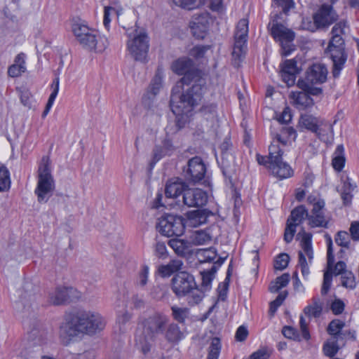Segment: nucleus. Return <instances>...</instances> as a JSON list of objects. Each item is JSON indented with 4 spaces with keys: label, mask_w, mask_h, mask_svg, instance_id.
I'll return each instance as SVG.
<instances>
[{
    "label": "nucleus",
    "mask_w": 359,
    "mask_h": 359,
    "mask_svg": "<svg viewBox=\"0 0 359 359\" xmlns=\"http://www.w3.org/2000/svg\"><path fill=\"white\" fill-rule=\"evenodd\" d=\"M105 318L98 312L77 311L65 316L59 329V337L62 344L68 345L80 335L94 336L106 326Z\"/></svg>",
    "instance_id": "nucleus-1"
},
{
    "label": "nucleus",
    "mask_w": 359,
    "mask_h": 359,
    "mask_svg": "<svg viewBox=\"0 0 359 359\" xmlns=\"http://www.w3.org/2000/svg\"><path fill=\"white\" fill-rule=\"evenodd\" d=\"M349 31L346 20H341L336 23L332 29V37L325 49V53L330 57L333 63L332 75L334 78L339 76L344 67L348 55L345 50V36Z\"/></svg>",
    "instance_id": "nucleus-2"
},
{
    "label": "nucleus",
    "mask_w": 359,
    "mask_h": 359,
    "mask_svg": "<svg viewBox=\"0 0 359 359\" xmlns=\"http://www.w3.org/2000/svg\"><path fill=\"white\" fill-rule=\"evenodd\" d=\"M169 322V317L161 312H154L140 320L139 325L142 328V335L136 340L141 344L144 353L150 351V342L164 334Z\"/></svg>",
    "instance_id": "nucleus-3"
},
{
    "label": "nucleus",
    "mask_w": 359,
    "mask_h": 359,
    "mask_svg": "<svg viewBox=\"0 0 359 359\" xmlns=\"http://www.w3.org/2000/svg\"><path fill=\"white\" fill-rule=\"evenodd\" d=\"M171 289L179 298L188 295L190 306L199 304L204 298L203 292L196 285L194 277L186 271L177 272L171 280Z\"/></svg>",
    "instance_id": "nucleus-4"
},
{
    "label": "nucleus",
    "mask_w": 359,
    "mask_h": 359,
    "mask_svg": "<svg viewBox=\"0 0 359 359\" xmlns=\"http://www.w3.org/2000/svg\"><path fill=\"white\" fill-rule=\"evenodd\" d=\"M72 31L80 45L88 50L103 52L108 46V39L99 32L82 23H74Z\"/></svg>",
    "instance_id": "nucleus-5"
},
{
    "label": "nucleus",
    "mask_w": 359,
    "mask_h": 359,
    "mask_svg": "<svg viewBox=\"0 0 359 359\" xmlns=\"http://www.w3.org/2000/svg\"><path fill=\"white\" fill-rule=\"evenodd\" d=\"M55 188L48 156H43L38 168V181L34 193L39 203H47Z\"/></svg>",
    "instance_id": "nucleus-6"
},
{
    "label": "nucleus",
    "mask_w": 359,
    "mask_h": 359,
    "mask_svg": "<svg viewBox=\"0 0 359 359\" xmlns=\"http://www.w3.org/2000/svg\"><path fill=\"white\" fill-rule=\"evenodd\" d=\"M193 85L177 98L175 103L185 109V111H192L201 102L206 90V81L203 76L193 80Z\"/></svg>",
    "instance_id": "nucleus-7"
},
{
    "label": "nucleus",
    "mask_w": 359,
    "mask_h": 359,
    "mask_svg": "<svg viewBox=\"0 0 359 359\" xmlns=\"http://www.w3.org/2000/svg\"><path fill=\"white\" fill-rule=\"evenodd\" d=\"M278 15H276L269 23L270 34L275 41L280 42L282 49V54L285 56L290 55L294 50L292 42L294 39V32L279 22Z\"/></svg>",
    "instance_id": "nucleus-8"
},
{
    "label": "nucleus",
    "mask_w": 359,
    "mask_h": 359,
    "mask_svg": "<svg viewBox=\"0 0 359 359\" xmlns=\"http://www.w3.org/2000/svg\"><path fill=\"white\" fill-rule=\"evenodd\" d=\"M283 151L277 144L269 147V165L272 175L280 180L289 178L293 175V170L286 162L283 161Z\"/></svg>",
    "instance_id": "nucleus-9"
},
{
    "label": "nucleus",
    "mask_w": 359,
    "mask_h": 359,
    "mask_svg": "<svg viewBox=\"0 0 359 359\" xmlns=\"http://www.w3.org/2000/svg\"><path fill=\"white\" fill-rule=\"evenodd\" d=\"M171 69L178 75H183L178 82L180 87L190 85L193 80L203 76V73L195 68L193 60L188 57H180L175 60L171 65Z\"/></svg>",
    "instance_id": "nucleus-10"
},
{
    "label": "nucleus",
    "mask_w": 359,
    "mask_h": 359,
    "mask_svg": "<svg viewBox=\"0 0 359 359\" xmlns=\"http://www.w3.org/2000/svg\"><path fill=\"white\" fill-rule=\"evenodd\" d=\"M156 229L167 237H179L185 230L184 219L182 216L166 214L158 219Z\"/></svg>",
    "instance_id": "nucleus-11"
},
{
    "label": "nucleus",
    "mask_w": 359,
    "mask_h": 359,
    "mask_svg": "<svg viewBox=\"0 0 359 359\" xmlns=\"http://www.w3.org/2000/svg\"><path fill=\"white\" fill-rule=\"evenodd\" d=\"M299 122L302 126L314 133L321 140L325 141L326 137L333 133L332 125L323 118L311 114H303L300 117Z\"/></svg>",
    "instance_id": "nucleus-12"
},
{
    "label": "nucleus",
    "mask_w": 359,
    "mask_h": 359,
    "mask_svg": "<svg viewBox=\"0 0 359 359\" xmlns=\"http://www.w3.org/2000/svg\"><path fill=\"white\" fill-rule=\"evenodd\" d=\"M302 238L301 248L302 250L298 252V264L304 278H307L310 273L309 265L311 264L313 259V250L312 248V235L306 233L302 229Z\"/></svg>",
    "instance_id": "nucleus-13"
},
{
    "label": "nucleus",
    "mask_w": 359,
    "mask_h": 359,
    "mask_svg": "<svg viewBox=\"0 0 359 359\" xmlns=\"http://www.w3.org/2000/svg\"><path fill=\"white\" fill-rule=\"evenodd\" d=\"M313 18V23L309 22L308 25L304 23V29L314 32L317 29L328 27L337 20L338 15L331 5L323 4Z\"/></svg>",
    "instance_id": "nucleus-14"
},
{
    "label": "nucleus",
    "mask_w": 359,
    "mask_h": 359,
    "mask_svg": "<svg viewBox=\"0 0 359 359\" xmlns=\"http://www.w3.org/2000/svg\"><path fill=\"white\" fill-rule=\"evenodd\" d=\"M327 74L328 71L324 64L314 63L306 69L304 78L299 79L297 85L299 88L307 87V84L321 85L327 81Z\"/></svg>",
    "instance_id": "nucleus-15"
},
{
    "label": "nucleus",
    "mask_w": 359,
    "mask_h": 359,
    "mask_svg": "<svg viewBox=\"0 0 359 359\" xmlns=\"http://www.w3.org/2000/svg\"><path fill=\"white\" fill-rule=\"evenodd\" d=\"M149 40L145 32L136 31L134 36L127 42L128 50L131 56L137 61H144L149 50Z\"/></svg>",
    "instance_id": "nucleus-16"
},
{
    "label": "nucleus",
    "mask_w": 359,
    "mask_h": 359,
    "mask_svg": "<svg viewBox=\"0 0 359 359\" xmlns=\"http://www.w3.org/2000/svg\"><path fill=\"white\" fill-rule=\"evenodd\" d=\"M305 218L308 219V210L304 205H299L291 212L284 233V240L286 243H289L292 241L296 227L302 224Z\"/></svg>",
    "instance_id": "nucleus-17"
},
{
    "label": "nucleus",
    "mask_w": 359,
    "mask_h": 359,
    "mask_svg": "<svg viewBox=\"0 0 359 359\" xmlns=\"http://www.w3.org/2000/svg\"><path fill=\"white\" fill-rule=\"evenodd\" d=\"M206 167L202 158L195 156L189 160L187 168L184 169V177L187 180L197 183L205 177Z\"/></svg>",
    "instance_id": "nucleus-18"
},
{
    "label": "nucleus",
    "mask_w": 359,
    "mask_h": 359,
    "mask_svg": "<svg viewBox=\"0 0 359 359\" xmlns=\"http://www.w3.org/2000/svg\"><path fill=\"white\" fill-rule=\"evenodd\" d=\"M183 204L187 207L200 208L208 202L207 193L201 189H189L187 187L182 196Z\"/></svg>",
    "instance_id": "nucleus-19"
},
{
    "label": "nucleus",
    "mask_w": 359,
    "mask_h": 359,
    "mask_svg": "<svg viewBox=\"0 0 359 359\" xmlns=\"http://www.w3.org/2000/svg\"><path fill=\"white\" fill-rule=\"evenodd\" d=\"M78 291L72 287L58 286L50 294V302L54 305H61L74 298H79Z\"/></svg>",
    "instance_id": "nucleus-20"
},
{
    "label": "nucleus",
    "mask_w": 359,
    "mask_h": 359,
    "mask_svg": "<svg viewBox=\"0 0 359 359\" xmlns=\"http://www.w3.org/2000/svg\"><path fill=\"white\" fill-rule=\"evenodd\" d=\"M280 76L287 86H292L295 83L297 75L300 69L297 67V61L294 59L286 60L280 65Z\"/></svg>",
    "instance_id": "nucleus-21"
},
{
    "label": "nucleus",
    "mask_w": 359,
    "mask_h": 359,
    "mask_svg": "<svg viewBox=\"0 0 359 359\" xmlns=\"http://www.w3.org/2000/svg\"><path fill=\"white\" fill-rule=\"evenodd\" d=\"M208 21V13H202L190 22L189 27L191 33L195 38L198 39H204L207 32Z\"/></svg>",
    "instance_id": "nucleus-22"
},
{
    "label": "nucleus",
    "mask_w": 359,
    "mask_h": 359,
    "mask_svg": "<svg viewBox=\"0 0 359 359\" xmlns=\"http://www.w3.org/2000/svg\"><path fill=\"white\" fill-rule=\"evenodd\" d=\"M177 97L174 93L171 95L170 108L173 114L175 115V126L177 130L183 128L187 122V118L191 111H185V109L180 106L179 103H175Z\"/></svg>",
    "instance_id": "nucleus-23"
},
{
    "label": "nucleus",
    "mask_w": 359,
    "mask_h": 359,
    "mask_svg": "<svg viewBox=\"0 0 359 359\" xmlns=\"http://www.w3.org/2000/svg\"><path fill=\"white\" fill-rule=\"evenodd\" d=\"M187 186L178 180H170L167 182L165 187V195L168 198L177 199L181 195H184Z\"/></svg>",
    "instance_id": "nucleus-24"
},
{
    "label": "nucleus",
    "mask_w": 359,
    "mask_h": 359,
    "mask_svg": "<svg viewBox=\"0 0 359 359\" xmlns=\"http://www.w3.org/2000/svg\"><path fill=\"white\" fill-rule=\"evenodd\" d=\"M168 244L178 256L184 257L192 253V245L188 241L175 238L170 239Z\"/></svg>",
    "instance_id": "nucleus-25"
},
{
    "label": "nucleus",
    "mask_w": 359,
    "mask_h": 359,
    "mask_svg": "<svg viewBox=\"0 0 359 359\" xmlns=\"http://www.w3.org/2000/svg\"><path fill=\"white\" fill-rule=\"evenodd\" d=\"M189 224L196 227L206 223L209 212L205 209H198L189 211L186 214Z\"/></svg>",
    "instance_id": "nucleus-26"
},
{
    "label": "nucleus",
    "mask_w": 359,
    "mask_h": 359,
    "mask_svg": "<svg viewBox=\"0 0 359 359\" xmlns=\"http://www.w3.org/2000/svg\"><path fill=\"white\" fill-rule=\"evenodd\" d=\"M25 57L26 55L23 53H20L16 55L14 64L11 65L8 69V74L9 76L13 78L18 77L26 71Z\"/></svg>",
    "instance_id": "nucleus-27"
},
{
    "label": "nucleus",
    "mask_w": 359,
    "mask_h": 359,
    "mask_svg": "<svg viewBox=\"0 0 359 359\" xmlns=\"http://www.w3.org/2000/svg\"><path fill=\"white\" fill-rule=\"evenodd\" d=\"M163 335L168 342L174 344L178 343L184 338V334L180 330L178 325L174 323H170V322Z\"/></svg>",
    "instance_id": "nucleus-28"
},
{
    "label": "nucleus",
    "mask_w": 359,
    "mask_h": 359,
    "mask_svg": "<svg viewBox=\"0 0 359 359\" xmlns=\"http://www.w3.org/2000/svg\"><path fill=\"white\" fill-rule=\"evenodd\" d=\"M231 147V143L229 138H225L219 147L222 152L221 160L223 168L222 172L226 177H227V171L225 169L229 166L230 162L233 159L232 154L229 152Z\"/></svg>",
    "instance_id": "nucleus-29"
},
{
    "label": "nucleus",
    "mask_w": 359,
    "mask_h": 359,
    "mask_svg": "<svg viewBox=\"0 0 359 359\" xmlns=\"http://www.w3.org/2000/svg\"><path fill=\"white\" fill-rule=\"evenodd\" d=\"M292 97L294 100L296 107L299 109H305L312 107L314 104L313 100L304 90L292 93Z\"/></svg>",
    "instance_id": "nucleus-30"
},
{
    "label": "nucleus",
    "mask_w": 359,
    "mask_h": 359,
    "mask_svg": "<svg viewBox=\"0 0 359 359\" xmlns=\"http://www.w3.org/2000/svg\"><path fill=\"white\" fill-rule=\"evenodd\" d=\"M344 326L345 323L344 321L339 319H334L329 323L327 332L332 336V339L342 340L346 336V333L342 331Z\"/></svg>",
    "instance_id": "nucleus-31"
},
{
    "label": "nucleus",
    "mask_w": 359,
    "mask_h": 359,
    "mask_svg": "<svg viewBox=\"0 0 359 359\" xmlns=\"http://www.w3.org/2000/svg\"><path fill=\"white\" fill-rule=\"evenodd\" d=\"M48 335V330L41 324L36 323L29 332V339L36 343H42Z\"/></svg>",
    "instance_id": "nucleus-32"
},
{
    "label": "nucleus",
    "mask_w": 359,
    "mask_h": 359,
    "mask_svg": "<svg viewBox=\"0 0 359 359\" xmlns=\"http://www.w3.org/2000/svg\"><path fill=\"white\" fill-rule=\"evenodd\" d=\"M312 304L308 305L304 308V312L308 317L318 318L322 313L323 303L317 297H314L312 299Z\"/></svg>",
    "instance_id": "nucleus-33"
},
{
    "label": "nucleus",
    "mask_w": 359,
    "mask_h": 359,
    "mask_svg": "<svg viewBox=\"0 0 359 359\" xmlns=\"http://www.w3.org/2000/svg\"><path fill=\"white\" fill-rule=\"evenodd\" d=\"M216 272V268L212 266L208 271H204L201 273L202 278V283L199 289L203 292V294L205 295V292L210 290L212 287V281L215 278V273Z\"/></svg>",
    "instance_id": "nucleus-34"
},
{
    "label": "nucleus",
    "mask_w": 359,
    "mask_h": 359,
    "mask_svg": "<svg viewBox=\"0 0 359 359\" xmlns=\"http://www.w3.org/2000/svg\"><path fill=\"white\" fill-rule=\"evenodd\" d=\"M344 149L342 144L337 147L334 153L332 165L334 169L338 172L342 170L345 164V157L344 156Z\"/></svg>",
    "instance_id": "nucleus-35"
},
{
    "label": "nucleus",
    "mask_w": 359,
    "mask_h": 359,
    "mask_svg": "<svg viewBox=\"0 0 359 359\" xmlns=\"http://www.w3.org/2000/svg\"><path fill=\"white\" fill-rule=\"evenodd\" d=\"M309 224L311 227L327 228L328 222L325 217L324 212H319L316 214H308Z\"/></svg>",
    "instance_id": "nucleus-36"
},
{
    "label": "nucleus",
    "mask_w": 359,
    "mask_h": 359,
    "mask_svg": "<svg viewBox=\"0 0 359 359\" xmlns=\"http://www.w3.org/2000/svg\"><path fill=\"white\" fill-rule=\"evenodd\" d=\"M290 282L289 273H283L280 276L276 278L275 281H273L269 285V291L272 293L278 292L281 288L287 286Z\"/></svg>",
    "instance_id": "nucleus-37"
},
{
    "label": "nucleus",
    "mask_w": 359,
    "mask_h": 359,
    "mask_svg": "<svg viewBox=\"0 0 359 359\" xmlns=\"http://www.w3.org/2000/svg\"><path fill=\"white\" fill-rule=\"evenodd\" d=\"M163 70L161 67H158L155 76L153 78L150 88H151V93L156 95L158 94L160 88L162 86V82H163Z\"/></svg>",
    "instance_id": "nucleus-38"
},
{
    "label": "nucleus",
    "mask_w": 359,
    "mask_h": 359,
    "mask_svg": "<svg viewBox=\"0 0 359 359\" xmlns=\"http://www.w3.org/2000/svg\"><path fill=\"white\" fill-rule=\"evenodd\" d=\"M338 341V339L331 338L324 344L323 351L326 356L332 358L337 353L339 349Z\"/></svg>",
    "instance_id": "nucleus-39"
},
{
    "label": "nucleus",
    "mask_w": 359,
    "mask_h": 359,
    "mask_svg": "<svg viewBox=\"0 0 359 359\" xmlns=\"http://www.w3.org/2000/svg\"><path fill=\"white\" fill-rule=\"evenodd\" d=\"M10 172L5 165L0 166V191H5L10 189Z\"/></svg>",
    "instance_id": "nucleus-40"
},
{
    "label": "nucleus",
    "mask_w": 359,
    "mask_h": 359,
    "mask_svg": "<svg viewBox=\"0 0 359 359\" xmlns=\"http://www.w3.org/2000/svg\"><path fill=\"white\" fill-rule=\"evenodd\" d=\"M221 351L220 339L214 337L210 343L207 359H218Z\"/></svg>",
    "instance_id": "nucleus-41"
},
{
    "label": "nucleus",
    "mask_w": 359,
    "mask_h": 359,
    "mask_svg": "<svg viewBox=\"0 0 359 359\" xmlns=\"http://www.w3.org/2000/svg\"><path fill=\"white\" fill-rule=\"evenodd\" d=\"M335 243L343 248L346 249L350 248L351 244V236L348 233V232L344 231H339L335 236Z\"/></svg>",
    "instance_id": "nucleus-42"
},
{
    "label": "nucleus",
    "mask_w": 359,
    "mask_h": 359,
    "mask_svg": "<svg viewBox=\"0 0 359 359\" xmlns=\"http://www.w3.org/2000/svg\"><path fill=\"white\" fill-rule=\"evenodd\" d=\"M172 318L180 323H183L187 318L189 310L187 308H180L176 306L171 307Z\"/></svg>",
    "instance_id": "nucleus-43"
},
{
    "label": "nucleus",
    "mask_w": 359,
    "mask_h": 359,
    "mask_svg": "<svg viewBox=\"0 0 359 359\" xmlns=\"http://www.w3.org/2000/svg\"><path fill=\"white\" fill-rule=\"evenodd\" d=\"M211 240L209 234L203 231H197L192 236L191 245H204Z\"/></svg>",
    "instance_id": "nucleus-44"
},
{
    "label": "nucleus",
    "mask_w": 359,
    "mask_h": 359,
    "mask_svg": "<svg viewBox=\"0 0 359 359\" xmlns=\"http://www.w3.org/2000/svg\"><path fill=\"white\" fill-rule=\"evenodd\" d=\"M149 278V267L147 265L142 266L135 280V285L144 287L148 282Z\"/></svg>",
    "instance_id": "nucleus-45"
},
{
    "label": "nucleus",
    "mask_w": 359,
    "mask_h": 359,
    "mask_svg": "<svg viewBox=\"0 0 359 359\" xmlns=\"http://www.w3.org/2000/svg\"><path fill=\"white\" fill-rule=\"evenodd\" d=\"M290 257L286 253H280L278 255L274 261V269L276 270L282 271L285 269L289 263Z\"/></svg>",
    "instance_id": "nucleus-46"
},
{
    "label": "nucleus",
    "mask_w": 359,
    "mask_h": 359,
    "mask_svg": "<svg viewBox=\"0 0 359 359\" xmlns=\"http://www.w3.org/2000/svg\"><path fill=\"white\" fill-rule=\"evenodd\" d=\"M341 285L343 287L351 290L355 287V276L351 271H345L341 275Z\"/></svg>",
    "instance_id": "nucleus-47"
},
{
    "label": "nucleus",
    "mask_w": 359,
    "mask_h": 359,
    "mask_svg": "<svg viewBox=\"0 0 359 359\" xmlns=\"http://www.w3.org/2000/svg\"><path fill=\"white\" fill-rule=\"evenodd\" d=\"M51 88L53 89V91L51 94L49 96L48 100L46 105V109L49 110L51 109L54 101L57 95L58 90H59V78H55L51 85Z\"/></svg>",
    "instance_id": "nucleus-48"
},
{
    "label": "nucleus",
    "mask_w": 359,
    "mask_h": 359,
    "mask_svg": "<svg viewBox=\"0 0 359 359\" xmlns=\"http://www.w3.org/2000/svg\"><path fill=\"white\" fill-rule=\"evenodd\" d=\"M173 3L184 9L192 10L198 6V0H172Z\"/></svg>",
    "instance_id": "nucleus-49"
},
{
    "label": "nucleus",
    "mask_w": 359,
    "mask_h": 359,
    "mask_svg": "<svg viewBox=\"0 0 359 359\" xmlns=\"http://www.w3.org/2000/svg\"><path fill=\"white\" fill-rule=\"evenodd\" d=\"M282 333L286 338L293 340L300 341L299 332L295 328L290 326H285L282 330Z\"/></svg>",
    "instance_id": "nucleus-50"
},
{
    "label": "nucleus",
    "mask_w": 359,
    "mask_h": 359,
    "mask_svg": "<svg viewBox=\"0 0 359 359\" xmlns=\"http://www.w3.org/2000/svg\"><path fill=\"white\" fill-rule=\"evenodd\" d=\"M327 264L329 270L332 271L334 262L333 255L332 241L330 236L327 237Z\"/></svg>",
    "instance_id": "nucleus-51"
},
{
    "label": "nucleus",
    "mask_w": 359,
    "mask_h": 359,
    "mask_svg": "<svg viewBox=\"0 0 359 359\" xmlns=\"http://www.w3.org/2000/svg\"><path fill=\"white\" fill-rule=\"evenodd\" d=\"M271 351L266 347H264L255 351L250 355V359H269Z\"/></svg>",
    "instance_id": "nucleus-52"
},
{
    "label": "nucleus",
    "mask_w": 359,
    "mask_h": 359,
    "mask_svg": "<svg viewBox=\"0 0 359 359\" xmlns=\"http://www.w3.org/2000/svg\"><path fill=\"white\" fill-rule=\"evenodd\" d=\"M248 32V21L246 19H241L238 21L236 27V35L247 37Z\"/></svg>",
    "instance_id": "nucleus-53"
},
{
    "label": "nucleus",
    "mask_w": 359,
    "mask_h": 359,
    "mask_svg": "<svg viewBox=\"0 0 359 359\" xmlns=\"http://www.w3.org/2000/svg\"><path fill=\"white\" fill-rule=\"evenodd\" d=\"M165 287L164 285H157L151 289V295L152 298L161 300L165 297Z\"/></svg>",
    "instance_id": "nucleus-54"
},
{
    "label": "nucleus",
    "mask_w": 359,
    "mask_h": 359,
    "mask_svg": "<svg viewBox=\"0 0 359 359\" xmlns=\"http://www.w3.org/2000/svg\"><path fill=\"white\" fill-rule=\"evenodd\" d=\"M332 280V273L329 271H326L324 273L323 276V283L321 288V294L323 295L326 294L331 286V283Z\"/></svg>",
    "instance_id": "nucleus-55"
},
{
    "label": "nucleus",
    "mask_w": 359,
    "mask_h": 359,
    "mask_svg": "<svg viewBox=\"0 0 359 359\" xmlns=\"http://www.w3.org/2000/svg\"><path fill=\"white\" fill-rule=\"evenodd\" d=\"M199 256L203 257V262H212L216 257V252L212 249H201L198 250Z\"/></svg>",
    "instance_id": "nucleus-56"
},
{
    "label": "nucleus",
    "mask_w": 359,
    "mask_h": 359,
    "mask_svg": "<svg viewBox=\"0 0 359 359\" xmlns=\"http://www.w3.org/2000/svg\"><path fill=\"white\" fill-rule=\"evenodd\" d=\"M200 112L203 116L214 117L217 112V105L213 103L205 104L201 108Z\"/></svg>",
    "instance_id": "nucleus-57"
},
{
    "label": "nucleus",
    "mask_w": 359,
    "mask_h": 359,
    "mask_svg": "<svg viewBox=\"0 0 359 359\" xmlns=\"http://www.w3.org/2000/svg\"><path fill=\"white\" fill-rule=\"evenodd\" d=\"M153 155V161L155 163L165 156H168V154L164 150V148L162 147V145H156L154 148Z\"/></svg>",
    "instance_id": "nucleus-58"
},
{
    "label": "nucleus",
    "mask_w": 359,
    "mask_h": 359,
    "mask_svg": "<svg viewBox=\"0 0 359 359\" xmlns=\"http://www.w3.org/2000/svg\"><path fill=\"white\" fill-rule=\"evenodd\" d=\"M208 48L209 47L205 46H196L191 50L190 55L194 57L201 58L203 57Z\"/></svg>",
    "instance_id": "nucleus-59"
},
{
    "label": "nucleus",
    "mask_w": 359,
    "mask_h": 359,
    "mask_svg": "<svg viewBox=\"0 0 359 359\" xmlns=\"http://www.w3.org/2000/svg\"><path fill=\"white\" fill-rule=\"evenodd\" d=\"M344 303L341 299H335L331 304V310L335 315L341 314L344 310Z\"/></svg>",
    "instance_id": "nucleus-60"
},
{
    "label": "nucleus",
    "mask_w": 359,
    "mask_h": 359,
    "mask_svg": "<svg viewBox=\"0 0 359 359\" xmlns=\"http://www.w3.org/2000/svg\"><path fill=\"white\" fill-rule=\"evenodd\" d=\"M245 49L233 47L232 56L235 65H238L239 62L244 57Z\"/></svg>",
    "instance_id": "nucleus-61"
},
{
    "label": "nucleus",
    "mask_w": 359,
    "mask_h": 359,
    "mask_svg": "<svg viewBox=\"0 0 359 359\" xmlns=\"http://www.w3.org/2000/svg\"><path fill=\"white\" fill-rule=\"evenodd\" d=\"M313 86L314 85L312 84H307V87L299 88L304 91H306L309 95V96H318L321 95L323 93V89L319 87H314Z\"/></svg>",
    "instance_id": "nucleus-62"
},
{
    "label": "nucleus",
    "mask_w": 359,
    "mask_h": 359,
    "mask_svg": "<svg viewBox=\"0 0 359 359\" xmlns=\"http://www.w3.org/2000/svg\"><path fill=\"white\" fill-rule=\"evenodd\" d=\"M273 1L277 6L282 8L284 13H287L294 5L292 0H273Z\"/></svg>",
    "instance_id": "nucleus-63"
},
{
    "label": "nucleus",
    "mask_w": 359,
    "mask_h": 359,
    "mask_svg": "<svg viewBox=\"0 0 359 359\" xmlns=\"http://www.w3.org/2000/svg\"><path fill=\"white\" fill-rule=\"evenodd\" d=\"M351 237L353 241H359V222H353L349 229Z\"/></svg>",
    "instance_id": "nucleus-64"
}]
</instances>
